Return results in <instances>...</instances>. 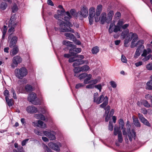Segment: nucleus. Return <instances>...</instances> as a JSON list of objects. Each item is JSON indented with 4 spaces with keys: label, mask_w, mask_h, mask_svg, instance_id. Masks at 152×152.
<instances>
[{
    "label": "nucleus",
    "mask_w": 152,
    "mask_h": 152,
    "mask_svg": "<svg viewBox=\"0 0 152 152\" xmlns=\"http://www.w3.org/2000/svg\"><path fill=\"white\" fill-rule=\"evenodd\" d=\"M121 36L123 37V39L125 38L124 41V45L125 46H128V43L132 39L131 45L132 48H134L137 45L140 46V45H143L144 41L143 40H140L138 41L136 43L135 42L138 39V36L135 33L132 32L129 33V30L127 29L123 31L121 34Z\"/></svg>",
    "instance_id": "obj_1"
},
{
    "label": "nucleus",
    "mask_w": 152,
    "mask_h": 152,
    "mask_svg": "<svg viewBox=\"0 0 152 152\" xmlns=\"http://www.w3.org/2000/svg\"><path fill=\"white\" fill-rule=\"evenodd\" d=\"M98 96V94L97 93L94 94V101L97 104H99L102 102L103 103L100 105V107L102 108H104L106 106L107 104L108 101V98L107 96H104L103 94L100 95L99 98H97Z\"/></svg>",
    "instance_id": "obj_2"
},
{
    "label": "nucleus",
    "mask_w": 152,
    "mask_h": 152,
    "mask_svg": "<svg viewBox=\"0 0 152 152\" xmlns=\"http://www.w3.org/2000/svg\"><path fill=\"white\" fill-rule=\"evenodd\" d=\"M66 23L64 21L60 20L58 23L59 26V29L61 32L70 31L74 33V30L71 28L69 27H72V25L69 21H66Z\"/></svg>",
    "instance_id": "obj_3"
},
{
    "label": "nucleus",
    "mask_w": 152,
    "mask_h": 152,
    "mask_svg": "<svg viewBox=\"0 0 152 152\" xmlns=\"http://www.w3.org/2000/svg\"><path fill=\"white\" fill-rule=\"evenodd\" d=\"M15 75L16 77L19 79H22L28 74L27 69L25 67L16 69L14 71Z\"/></svg>",
    "instance_id": "obj_4"
},
{
    "label": "nucleus",
    "mask_w": 152,
    "mask_h": 152,
    "mask_svg": "<svg viewBox=\"0 0 152 152\" xmlns=\"http://www.w3.org/2000/svg\"><path fill=\"white\" fill-rule=\"evenodd\" d=\"M80 12H78L76 13L75 11L74 10L72 9L70 10V12H67L65 13V17H64V19L65 21H69L70 18H71L72 16L76 17L79 18L80 19H82V17L80 15Z\"/></svg>",
    "instance_id": "obj_5"
},
{
    "label": "nucleus",
    "mask_w": 152,
    "mask_h": 152,
    "mask_svg": "<svg viewBox=\"0 0 152 152\" xmlns=\"http://www.w3.org/2000/svg\"><path fill=\"white\" fill-rule=\"evenodd\" d=\"M15 15H13L12 16L9 22L8 26L10 28L9 29L8 32L10 35H12V34L14 32V28L17 22L15 20Z\"/></svg>",
    "instance_id": "obj_6"
},
{
    "label": "nucleus",
    "mask_w": 152,
    "mask_h": 152,
    "mask_svg": "<svg viewBox=\"0 0 152 152\" xmlns=\"http://www.w3.org/2000/svg\"><path fill=\"white\" fill-rule=\"evenodd\" d=\"M121 28L120 27L117 25H115V22L114 21L111 23L110 24L109 29V32L110 33H111L113 31L116 33L118 31H120Z\"/></svg>",
    "instance_id": "obj_7"
},
{
    "label": "nucleus",
    "mask_w": 152,
    "mask_h": 152,
    "mask_svg": "<svg viewBox=\"0 0 152 152\" xmlns=\"http://www.w3.org/2000/svg\"><path fill=\"white\" fill-rule=\"evenodd\" d=\"M36 98V94L34 92H31L28 95L27 99L28 101L35 105L40 104V102H37L35 101Z\"/></svg>",
    "instance_id": "obj_8"
},
{
    "label": "nucleus",
    "mask_w": 152,
    "mask_h": 152,
    "mask_svg": "<svg viewBox=\"0 0 152 152\" xmlns=\"http://www.w3.org/2000/svg\"><path fill=\"white\" fill-rule=\"evenodd\" d=\"M95 9L93 7H91L89 10V20L90 25L92 24L94 22V16L95 15Z\"/></svg>",
    "instance_id": "obj_9"
},
{
    "label": "nucleus",
    "mask_w": 152,
    "mask_h": 152,
    "mask_svg": "<svg viewBox=\"0 0 152 152\" xmlns=\"http://www.w3.org/2000/svg\"><path fill=\"white\" fill-rule=\"evenodd\" d=\"M22 61V58L18 56L14 57L12 59V63L11 64V66L13 68H14L17 66L18 64L21 63Z\"/></svg>",
    "instance_id": "obj_10"
},
{
    "label": "nucleus",
    "mask_w": 152,
    "mask_h": 152,
    "mask_svg": "<svg viewBox=\"0 0 152 152\" xmlns=\"http://www.w3.org/2000/svg\"><path fill=\"white\" fill-rule=\"evenodd\" d=\"M114 134L115 135L118 134V140L119 142H122L123 139L122 133L120 129L118 127H115L114 129Z\"/></svg>",
    "instance_id": "obj_11"
},
{
    "label": "nucleus",
    "mask_w": 152,
    "mask_h": 152,
    "mask_svg": "<svg viewBox=\"0 0 152 152\" xmlns=\"http://www.w3.org/2000/svg\"><path fill=\"white\" fill-rule=\"evenodd\" d=\"M43 133L45 136L48 137L50 140H54L56 139L55 136L56 133L53 131H44Z\"/></svg>",
    "instance_id": "obj_12"
},
{
    "label": "nucleus",
    "mask_w": 152,
    "mask_h": 152,
    "mask_svg": "<svg viewBox=\"0 0 152 152\" xmlns=\"http://www.w3.org/2000/svg\"><path fill=\"white\" fill-rule=\"evenodd\" d=\"M18 37L16 36H13L12 35H9L8 39H11L9 44V47L10 48H12L16 46L15 45L17 42Z\"/></svg>",
    "instance_id": "obj_13"
},
{
    "label": "nucleus",
    "mask_w": 152,
    "mask_h": 152,
    "mask_svg": "<svg viewBox=\"0 0 152 152\" xmlns=\"http://www.w3.org/2000/svg\"><path fill=\"white\" fill-rule=\"evenodd\" d=\"M57 14L54 15L55 18L59 21L61 20V19H63L64 16H65V13L64 12V10L63 9L61 11L58 10L57 11Z\"/></svg>",
    "instance_id": "obj_14"
},
{
    "label": "nucleus",
    "mask_w": 152,
    "mask_h": 152,
    "mask_svg": "<svg viewBox=\"0 0 152 152\" xmlns=\"http://www.w3.org/2000/svg\"><path fill=\"white\" fill-rule=\"evenodd\" d=\"M26 111L29 113L34 114L38 112L37 108L33 105L27 106L26 109Z\"/></svg>",
    "instance_id": "obj_15"
},
{
    "label": "nucleus",
    "mask_w": 152,
    "mask_h": 152,
    "mask_svg": "<svg viewBox=\"0 0 152 152\" xmlns=\"http://www.w3.org/2000/svg\"><path fill=\"white\" fill-rule=\"evenodd\" d=\"M106 13L105 12H103L101 14V15L100 16V23L102 24H104L105 22H107V23H110L109 21L108 18H107Z\"/></svg>",
    "instance_id": "obj_16"
},
{
    "label": "nucleus",
    "mask_w": 152,
    "mask_h": 152,
    "mask_svg": "<svg viewBox=\"0 0 152 152\" xmlns=\"http://www.w3.org/2000/svg\"><path fill=\"white\" fill-rule=\"evenodd\" d=\"M13 3L11 6L12 12L15 13L18 10V5L19 4V1L17 0H12Z\"/></svg>",
    "instance_id": "obj_17"
},
{
    "label": "nucleus",
    "mask_w": 152,
    "mask_h": 152,
    "mask_svg": "<svg viewBox=\"0 0 152 152\" xmlns=\"http://www.w3.org/2000/svg\"><path fill=\"white\" fill-rule=\"evenodd\" d=\"M84 63L88 64L89 63L88 61V60H83L76 59V61L73 63V66L75 67L76 66L82 65Z\"/></svg>",
    "instance_id": "obj_18"
},
{
    "label": "nucleus",
    "mask_w": 152,
    "mask_h": 152,
    "mask_svg": "<svg viewBox=\"0 0 152 152\" xmlns=\"http://www.w3.org/2000/svg\"><path fill=\"white\" fill-rule=\"evenodd\" d=\"M138 117L141 121L144 124L148 126H150L151 124L146 119L143 115L139 113L138 114Z\"/></svg>",
    "instance_id": "obj_19"
},
{
    "label": "nucleus",
    "mask_w": 152,
    "mask_h": 152,
    "mask_svg": "<svg viewBox=\"0 0 152 152\" xmlns=\"http://www.w3.org/2000/svg\"><path fill=\"white\" fill-rule=\"evenodd\" d=\"M76 46L74 48H72L69 50V53L72 54V56H75L76 53L81 52V49L80 48H76Z\"/></svg>",
    "instance_id": "obj_20"
},
{
    "label": "nucleus",
    "mask_w": 152,
    "mask_h": 152,
    "mask_svg": "<svg viewBox=\"0 0 152 152\" xmlns=\"http://www.w3.org/2000/svg\"><path fill=\"white\" fill-rule=\"evenodd\" d=\"M80 13V14L82 17V16L83 17H86L88 15V9L86 7H83L81 9Z\"/></svg>",
    "instance_id": "obj_21"
},
{
    "label": "nucleus",
    "mask_w": 152,
    "mask_h": 152,
    "mask_svg": "<svg viewBox=\"0 0 152 152\" xmlns=\"http://www.w3.org/2000/svg\"><path fill=\"white\" fill-rule=\"evenodd\" d=\"M144 48V47L143 45H140V46H139L136 50L134 57L135 58H137L140 55L141 49H142Z\"/></svg>",
    "instance_id": "obj_22"
},
{
    "label": "nucleus",
    "mask_w": 152,
    "mask_h": 152,
    "mask_svg": "<svg viewBox=\"0 0 152 152\" xmlns=\"http://www.w3.org/2000/svg\"><path fill=\"white\" fill-rule=\"evenodd\" d=\"M92 77V75L91 74H87L86 73V78L84 80V83L85 84H87L90 83V81Z\"/></svg>",
    "instance_id": "obj_23"
},
{
    "label": "nucleus",
    "mask_w": 152,
    "mask_h": 152,
    "mask_svg": "<svg viewBox=\"0 0 152 152\" xmlns=\"http://www.w3.org/2000/svg\"><path fill=\"white\" fill-rule=\"evenodd\" d=\"M64 35L66 37H67V39H68L72 40L74 41H75V40H76V38L72 34L67 33H65Z\"/></svg>",
    "instance_id": "obj_24"
},
{
    "label": "nucleus",
    "mask_w": 152,
    "mask_h": 152,
    "mask_svg": "<svg viewBox=\"0 0 152 152\" xmlns=\"http://www.w3.org/2000/svg\"><path fill=\"white\" fill-rule=\"evenodd\" d=\"M13 47V48L11 50L10 52V55L12 56L18 53L19 50L17 46H15Z\"/></svg>",
    "instance_id": "obj_25"
},
{
    "label": "nucleus",
    "mask_w": 152,
    "mask_h": 152,
    "mask_svg": "<svg viewBox=\"0 0 152 152\" xmlns=\"http://www.w3.org/2000/svg\"><path fill=\"white\" fill-rule=\"evenodd\" d=\"M34 117L37 119H41L43 121H45V120L44 116L42 114H34Z\"/></svg>",
    "instance_id": "obj_26"
},
{
    "label": "nucleus",
    "mask_w": 152,
    "mask_h": 152,
    "mask_svg": "<svg viewBox=\"0 0 152 152\" xmlns=\"http://www.w3.org/2000/svg\"><path fill=\"white\" fill-rule=\"evenodd\" d=\"M63 44L66 46L71 47V48H74L75 45L72 44V43L70 41L66 40L64 41L63 42Z\"/></svg>",
    "instance_id": "obj_27"
},
{
    "label": "nucleus",
    "mask_w": 152,
    "mask_h": 152,
    "mask_svg": "<svg viewBox=\"0 0 152 152\" xmlns=\"http://www.w3.org/2000/svg\"><path fill=\"white\" fill-rule=\"evenodd\" d=\"M61 146V144L59 142L56 143L53 150L59 152L60 150V147Z\"/></svg>",
    "instance_id": "obj_28"
},
{
    "label": "nucleus",
    "mask_w": 152,
    "mask_h": 152,
    "mask_svg": "<svg viewBox=\"0 0 152 152\" xmlns=\"http://www.w3.org/2000/svg\"><path fill=\"white\" fill-rule=\"evenodd\" d=\"M37 122L39 127L42 129H45L47 128L46 124L42 121L39 120L37 121Z\"/></svg>",
    "instance_id": "obj_29"
},
{
    "label": "nucleus",
    "mask_w": 152,
    "mask_h": 152,
    "mask_svg": "<svg viewBox=\"0 0 152 152\" xmlns=\"http://www.w3.org/2000/svg\"><path fill=\"white\" fill-rule=\"evenodd\" d=\"M132 118L133 123L137 127H140V124L138 118H135L134 116H133Z\"/></svg>",
    "instance_id": "obj_30"
},
{
    "label": "nucleus",
    "mask_w": 152,
    "mask_h": 152,
    "mask_svg": "<svg viewBox=\"0 0 152 152\" xmlns=\"http://www.w3.org/2000/svg\"><path fill=\"white\" fill-rule=\"evenodd\" d=\"M128 136L129 140L131 141L132 138L135 136V133L134 130H132L131 132L128 134Z\"/></svg>",
    "instance_id": "obj_31"
},
{
    "label": "nucleus",
    "mask_w": 152,
    "mask_h": 152,
    "mask_svg": "<svg viewBox=\"0 0 152 152\" xmlns=\"http://www.w3.org/2000/svg\"><path fill=\"white\" fill-rule=\"evenodd\" d=\"M5 99L9 107H10L13 105L14 101L12 99H9L8 98L7 99L6 98Z\"/></svg>",
    "instance_id": "obj_32"
},
{
    "label": "nucleus",
    "mask_w": 152,
    "mask_h": 152,
    "mask_svg": "<svg viewBox=\"0 0 152 152\" xmlns=\"http://www.w3.org/2000/svg\"><path fill=\"white\" fill-rule=\"evenodd\" d=\"M74 71L75 74L74 75L75 76L77 77L78 76L76 75V74L79 73L81 72H82L81 71V66H78L77 67H75L74 69Z\"/></svg>",
    "instance_id": "obj_33"
},
{
    "label": "nucleus",
    "mask_w": 152,
    "mask_h": 152,
    "mask_svg": "<svg viewBox=\"0 0 152 152\" xmlns=\"http://www.w3.org/2000/svg\"><path fill=\"white\" fill-rule=\"evenodd\" d=\"M81 67V71H82L83 72H86L91 70L89 66L87 65H83Z\"/></svg>",
    "instance_id": "obj_34"
},
{
    "label": "nucleus",
    "mask_w": 152,
    "mask_h": 152,
    "mask_svg": "<svg viewBox=\"0 0 152 152\" xmlns=\"http://www.w3.org/2000/svg\"><path fill=\"white\" fill-rule=\"evenodd\" d=\"M151 50L150 48H148L147 49H144L143 53L141 55V56L143 57H146L148 54L151 53Z\"/></svg>",
    "instance_id": "obj_35"
},
{
    "label": "nucleus",
    "mask_w": 152,
    "mask_h": 152,
    "mask_svg": "<svg viewBox=\"0 0 152 152\" xmlns=\"http://www.w3.org/2000/svg\"><path fill=\"white\" fill-rule=\"evenodd\" d=\"M146 85V89L150 90H152V79L147 82Z\"/></svg>",
    "instance_id": "obj_36"
},
{
    "label": "nucleus",
    "mask_w": 152,
    "mask_h": 152,
    "mask_svg": "<svg viewBox=\"0 0 152 152\" xmlns=\"http://www.w3.org/2000/svg\"><path fill=\"white\" fill-rule=\"evenodd\" d=\"M118 124L119 127H118L120 129V128L123 129L124 125V121L123 119H120L118 121Z\"/></svg>",
    "instance_id": "obj_37"
},
{
    "label": "nucleus",
    "mask_w": 152,
    "mask_h": 152,
    "mask_svg": "<svg viewBox=\"0 0 152 152\" xmlns=\"http://www.w3.org/2000/svg\"><path fill=\"white\" fill-rule=\"evenodd\" d=\"M100 77H98L96 79L91 80L90 81V83L93 84V85L96 84L100 81Z\"/></svg>",
    "instance_id": "obj_38"
},
{
    "label": "nucleus",
    "mask_w": 152,
    "mask_h": 152,
    "mask_svg": "<svg viewBox=\"0 0 152 152\" xmlns=\"http://www.w3.org/2000/svg\"><path fill=\"white\" fill-rule=\"evenodd\" d=\"M7 6V4L6 2H2L0 4V8L2 10H5Z\"/></svg>",
    "instance_id": "obj_39"
},
{
    "label": "nucleus",
    "mask_w": 152,
    "mask_h": 152,
    "mask_svg": "<svg viewBox=\"0 0 152 152\" xmlns=\"http://www.w3.org/2000/svg\"><path fill=\"white\" fill-rule=\"evenodd\" d=\"M42 146L45 152H52L50 149L44 143H42Z\"/></svg>",
    "instance_id": "obj_40"
},
{
    "label": "nucleus",
    "mask_w": 152,
    "mask_h": 152,
    "mask_svg": "<svg viewBox=\"0 0 152 152\" xmlns=\"http://www.w3.org/2000/svg\"><path fill=\"white\" fill-rule=\"evenodd\" d=\"M108 17L107 18L109 19V21L110 22L112 19L113 16L114 15V12L113 11H110L107 14Z\"/></svg>",
    "instance_id": "obj_41"
},
{
    "label": "nucleus",
    "mask_w": 152,
    "mask_h": 152,
    "mask_svg": "<svg viewBox=\"0 0 152 152\" xmlns=\"http://www.w3.org/2000/svg\"><path fill=\"white\" fill-rule=\"evenodd\" d=\"M99 51V48L98 47L95 46L92 48L91 51L93 54H96Z\"/></svg>",
    "instance_id": "obj_42"
},
{
    "label": "nucleus",
    "mask_w": 152,
    "mask_h": 152,
    "mask_svg": "<svg viewBox=\"0 0 152 152\" xmlns=\"http://www.w3.org/2000/svg\"><path fill=\"white\" fill-rule=\"evenodd\" d=\"M102 5H99L97 7L96 13H97V15L100 14L102 10Z\"/></svg>",
    "instance_id": "obj_43"
},
{
    "label": "nucleus",
    "mask_w": 152,
    "mask_h": 152,
    "mask_svg": "<svg viewBox=\"0 0 152 152\" xmlns=\"http://www.w3.org/2000/svg\"><path fill=\"white\" fill-rule=\"evenodd\" d=\"M34 132L37 135L42 136L43 135V133L42 132L40 131L38 129H35L34 130Z\"/></svg>",
    "instance_id": "obj_44"
},
{
    "label": "nucleus",
    "mask_w": 152,
    "mask_h": 152,
    "mask_svg": "<svg viewBox=\"0 0 152 152\" xmlns=\"http://www.w3.org/2000/svg\"><path fill=\"white\" fill-rule=\"evenodd\" d=\"M10 92L12 93V97L14 99H17V96H16V94L15 93V91L14 89L12 88L10 90Z\"/></svg>",
    "instance_id": "obj_45"
},
{
    "label": "nucleus",
    "mask_w": 152,
    "mask_h": 152,
    "mask_svg": "<svg viewBox=\"0 0 152 152\" xmlns=\"http://www.w3.org/2000/svg\"><path fill=\"white\" fill-rule=\"evenodd\" d=\"M142 104L144 106L147 108H149L151 107V106L148 102L146 100H144L142 101Z\"/></svg>",
    "instance_id": "obj_46"
},
{
    "label": "nucleus",
    "mask_w": 152,
    "mask_h": 152,
    "mask_svg": "<svg viewBox=\"0 0 152 152\" xmlns=\"http://www.w3.org/2000/svg\"><path fill=\"white\" fill-rule=\"evenodd\" d=\"M25 89L27 91H33V88L31 85L27 84L25 86Z\"/></svg>",
    "instance_id": "obj_47"
},
{
    "label": "nucleus",
    "mask_w": 152,
    "mask_h": 152,
    "mask_svg": "<svg viewBox=\"0 0 152 152\" xmlns=\"http://www.w3.org/2000/svg\"><path fill=\"white\" fill-rule=\"evenodd\" d=\"M86 73L85 72L80 74L78 76L80 80H81L82 79H84L86 77Z\"/></svg>",
    "instance_id": "obj_48"
},
{
    "label": "nucleus",
    "mask_w": 152,
    "mask_h": 152,
    "mask_svg": "<svg viewBox=\"0 0 152 152\" xmlns=\"http://www.w3.org/2000/svg\"><path fill=\"white\" fill-rule=\"evenodd\" d=\"M99 15L100 14L97 15V13H96L95 15L94 16L95 21L96 22H98L100 20V17H99Z\"/></svg>",
    "instance_id": "obj_49"
},
{
    "label": "nucleus",
    "mask_w": 152,
    "mask_h": 152,
    "mask_svg": "<svg viewBox=\"0 0 152 152\" xmlns=\"http://www.w3.org/2000/svg\"><path fill=\"white\" fill-rule=\"evenodd\" d=\"M39 111L43 114H45L46 113L47 109L45 107H40Z\"/></svg>",
    "instance_id": "obj_50"
},
{
    "label": "nucleus",
    "mask_w": 152,
    "mask_h": 152,
    "mask_svg": "<svg viewBox=\"0 0 152 152\" xmlns=\"http://www.w3.org/2000/svg\"><path fill=\"white\" fill-rule=\"evenodd\" d=\"M4 95L5 97V99L9 98L10 94H9V92L7 90H5L4 92Z\"/></svg>",
    "instance_id": "obj_51"
},
{
    "label": "nucleus",
    "mask_w": 152,
    "mask_h": 152,
    "mask_svg": "<svg viewBox=\"0 0 152 152\" xmlns=\"http://www.w3.org/2000/svg\"><path fill=\"white\" fill-rule=\"evenodd\" d=\"M94 88L99 90V92L101 91L102 85L101 84H99L94 86Z\"/></svg>",
    "instance_id": "obj_52"
},
{
    "label": "nucleus",
    "mask_w": 152,
    "mask_h": 152,
    "mask_svg": "<svg viewBox=\"0 0 152 152\" xmlns=\"http://www.w3.org/2000/svg\"><path fill=\"white\" fill-rule=\"evenodd\" d=\"M146 69L149 70H152V63L147 64L146 66Z\"/></svg>",
    "instance_id": "obj_53"
},
{
    "label": "nucleus",
    "mask_w": 152,
    "mask_h": 152,
    "mask_svg": "<svg viewBox=\"0 0 152 152\" xmlns=\"http://www.w3.org/2000/svg\"><path fill=\"white\" fill-rule=\"evenodd\" d=\"M124 23V22L122 20H120L118 21L117 25L121 28Z\"/></svg>",
    "instance_id": "obj_54"
},
{
    "label": "nucleus",
    "mask_w": 152,
    "mask_h": 152,
    "mask_svg": "<svg viewBox=\"0 0 152 152\" xmlns=\"http://www.w3.org/2000/svg\"><path fill=\"white\" fill-rule=\"evenodd\" d=\"M7 27L5 26H4L3 29L2 30V32H3V37H4L5 35V34L7 31Z\"/></svg>",
    "instance_id": "obj_55"
},
{
    "label": "nucleus",
    "mask_w": 152,
    "mask_h": 152,
    "mask_svg": "<svg viewBox=\"0 0 152 152\" xmlns=\"http://www.w3.org/2000/svg\"><path fill=\"white\" fill-rule=\"evenodd\" d=\"M110 84L111 86L114 88H115L117 86V84L116 83L113 81H111L110 82Z\"/></svg>",
    "instance_id": "obj_56"
},
{
    "label": "nucleus",
    "mask_w": 152,
    "mask_h": 152,
    "mask_svg": "<svg viewBox=\"0 0 152 152\" xmlns=\"http://www.w3.org/2000/svg\"><path fill=\"white\" fill-rule=\"evenodd\" d=\"M121 14L119 12H117L115 15L114 17L116 19H119L120 18Z\"/></svg>",
    "instance_id": "obj_57"
},
{
    "label": "nucleus",
    "mask_w": 152,
    "mask_h": 152,
    "mask_svg": "<svg viewBox=\"0 0 152 152\" xmlns=\"http://www.w3.org/2000/svg\"><path fill=\"white\" fill-rule=\"evenodd\" d=\"M55 143H56L50 142L48 143V145L50 148L53 150L54 146H55Z\"/></svg>",
    "instance_id": "obj_58"
},
{
    "label": "nucleus",
    "mask_w": 152,
    "mask_h": 152,
    "mask_svg": "<svg viewBox=\"0 0 152 152\" xmlns=\"http://www.w3.org/2000/svg\"><path fill=\"white\" fill-rule=\"evenodd\" d=\"M76 57V56L70 58L69 60V62L70 63L72 62H75L76 60V59L75 58Z\"/></svg>",
    "instance_id": "obj_59"
},
{
    "label": "nucleus",
    "mask_w": 152,
    "mask_h": 152,
    "mask_svg": "<svg viewBox=\"0 0 152 152\" xmlns=\"http://www.w3.org/2000/svg\"><path fill=\"white\" fill-rule=\"evenodd\" d=\"M84 86V85L82 83H78L76 85L75 88L78 89L81 87H83Z\"/></svg>",
    "instance_id": "obj_60"
},
{
    "label": "nucleus",
    "mask_w": 152,
    "mask_h": 152,
    "mask_svg": "<svg viewBox=\"0 0 152 152\" xmlns=\"http://www.w3.org/2000/svg\"><path fill=\"white\" fill-rule=\"evenodd\" d=\"M121 60L122 61L123 63H126L127 62V60L126 57L124 56L123 55H122Z\"/></svg>",
    "instance_id": "obj_61"
},
{
    "label": "nucleus",
    "mask_w": 152,
    "mask_h": 152,
    "mask_svg": "<svg viewBox=\"0 0 152 152\" xmlns=\"http://www.w3.org/2000/svg\"><path fill=\"white\" fill-rule=\"evenodd\" d=\"M94 88V85H93V84H91L88 85L86 86V88L92 89Z\"/></svg>",
    "instance_id": "obj_62"
},
{
    "label": "nucleus",
    "mask_w": 152,
    "mask_h": 152,
    "mask_svg": "<svg viewBox=\"0 0 152 152\" xmlns=\"http://www.w3.org/2000/svg\"><path fill=\"white\" fill-rule=\"evenodd\" d=\"M113 126L111 123L110 122V121L109 122V124L108 126V128L111 131H112L113 130Z\"/></svg>",
    "instance_id": "obj_63"
},
{
    "label": "nucleus",
    "mask_w": 152,
    "mask_h": 152,
    "mask_svg": "<svg viewBox=\"0 0 152 152\" xmlns=\"http://www.w3.org/2000/svg\"><path fill=\"white\" fill-rule=\"evenodd\" d=\"M105 110V114H107V115H108V113L109 112V110L110 109V106H107L106 108L105 109V107L104 108Z\"/></svg>",
    "instance_id": "obj_64"
}]
</instances>
